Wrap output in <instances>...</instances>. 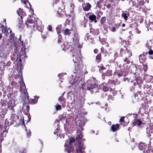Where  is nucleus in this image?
Returning a JSON list of instances; mask_svg holds the SVG:
<instances>
[{
    "instance_id": "f257e3e1",
    "label": "nucleus",
    "mask_w": 153,
    "mask_h": 153,
    "mask_svg": "<svg viewBox=\"0 0 153 153\" xmlns=\"http://www.w3.org/2000/svg\"><path fill=\"white\" fill-rule=\"evenodd\" d=\"M120 54L122 56L125 57L124 60V63L121 67V69L123 71L125 72L126 70L128 69L129 68L128 65L130 64V62L128 60V59L131 56V53L129 51L126 50V48L124 49L122 48L120 50Z\"/></svg>"
},
{
    "instance_id": "f03ea898",
    "label": "nucleus",
    "mask_w": 153,
    "mask_h": 153,
    "mask_svg": "<svg viewBox=\"0 0 153 153\" xmlns=\"http://www.w3.org/2000/svg\"><path fill=\"white\" fill-rule=\"evenodd\" d=\"M81 59L80 50H78L76 53H74L73 55V60L75 63L77 64V65H80L81 63Z\"/></svg>"
},
{
    "instance_id": "7ed1b4c3",
    "label": "nucleus",
    "mask_w": 153,
    "mask_h": 153,
    "mask_svg": "<svg viewBox=\"0 0 153 153\" xmlns=\"http://www.w3.org/2000/svg\"><path fill=\"white\" fill-rule=\"evenodd\" d=\"M68 141L67 140L65 143V150L68 152H70L72 150L71 146V143L74 142L75 140V139L73 137H70L69 138Z\"/></svg>"
},
{
    "instance_id": "20e7f679",
    "label": "nucleus",
    "mask_w": 153,
    "mask_h": 153,
    "mask_svg": "<svg viewBox=\"0 0 153 153\" xmlns=\"http://www.w3.org/2000/svg\"><path fill=\"white\" fill-rule=\"evenodd\" d=\"M87 89L90 91L91 92H97L98 89V87L97 85L95 83L88 85L87 88Z\"/></svg>"
},
{
    "instance_id": "39448f33",
    "label": "nucleus",
    "mask_w": 153,
    "mask_h": 153,
    "mask_svg": "<svg viewBox=\"0 0 153 153\" xmlns=\"http://www.w3.org/2000/svg\"><path fill=\"white\" fill-rule=\"evenodd\" d=\"M72 39L74 44H77L79 42V37L78 34L76 32L74 33L72 36Z\"/></svg>"
},
{
    "instance_id": "423d86ee",
    "label": "nucleus",
    "mask_w": 153,
    "mask_h": 153,
    "mask_svg": "<svg viewBox=\"0 0 153 153\" xmlns=\"http://www.w3.org/2000/svg\"><path fill=\"white\" fill-rule=\"evenodd\" d=\"M82 146L83 145L81 144L76 146V150L77 153H85L83 150L85 148Z\"/></svg>"
},
{
    "instance_id": "0eeeda50",
    "label": "nucleus",
    "mask_w": 153,
    "mask_h": 153,
    "mask_svg": "<svg viewBox=\"0 0 153 153\" xmlns=\"http://www.w3.org/2000/svg\"><path fill=\"white\" fill-rule=\"evenodd\" d=\"M146 134L147 136H149L153 132V125L149 126L146 128Z\"/></svg>"
},
{
    "instance_id": "6e6552de",
    "label": "nucleus",
    "mask_w": 153,
    "mask_h": 153,
    "mask_svg": "<svg viewBox=\"0 0 153 153\" xmlns=\"http://www.w3.org/2000/svg\"><path fill=\"white\" fill-rule=\"evenodd\" d=\"M21 54H20V57L19 59V61H21L22 59H25L26 57L25 53L26 52L25 51V48H22L21 49Z\"/></svg>"
},
{
    "instance_id": "1a4fd4ad",
    "label": "nucleus",
    "mask_w": 153,
    "mask_h": 153,
    "mask_svg": "<svg viewBox=\"0 0 153 153\" xmlns=\"http://www.w3.org/2000/svg\"><path fill=\"white\" fill-rule=\"evenodd\" d=\"M20 91L21 93H24L25 94H26V91H27L26 89L25 85L23 82H21Z\"/></svg>"
},
{
    "instance_id": "9d476101",
    "label": "nucleus",
    "mask_w": 153,
    "mask_h": 153,
    "mask_svg": "<svg viewBox=\"0 0 153 153\" xmlns=\"http://www.w3.org/2000/svg\"><path fill=\"white\" fill-rule=\"evenodd\" d=\"M82 6L83 10L85 11H88L91 7V4L88 3L83 4Z\"/></svg>"
},
{
    "instance_id": "9b49d317",
    "label": "nucleus",
    "mask_w": 153,
    "mask_h": 153,
    "mask_svg": "<svg viewBox=\"0 0 153 153\" xmlns=\"http://www.w3.org/2000/svg\"><path fill=\"white\" fill-rule=\"evenodd\" d=\"M146 47L148 48L149 50L151 49L153 50V46H152V40L148 41L146 45Z\"/></svg>"
},
{
    "instance_id": "f8f14e48",
    "label": "nucleus",
    "mask_w": 153,
    "mask_h": 153,
    "mask_svg": "<svg viewBox=\"0 0 153 153\" xmlns=\"http://www.w3.org/2000/svg\"><path fill=\"white\" fill-rule=\"evenodd\" d=\"M120 125L118 124L115 125H112L111 129L113 132L115 131L118 130Z\"/></svg>"
},
{
    "instance_id": "ddd939ff",
    "label": "nucleus",
    "mask_w": 153,
    "mask_h": 153,
    "mask_svg": "<svg viewBox=\"0 0 153 153\" xmlns=\"http://www.w3.org/2000/svg\"><path fill=\"white\" fill-rule=\"evenodd\" d=\"M145 54L144 53L139 56V61L140 62L143 63L145 61L146 57Z\"/></svg>"
},
{
    "instance_id": "4468645a",
    "label": "nucleus",
    "mask_w": 153,
    "mask_h": 153,
    "mask_svg": "<svg viewBox=\"0 0 153 153\" xmlns=\"http://www.w3.org/2000/svg\"><path fill=\"white\" fill-rule=\"evenodd\" d=\"M71 30L66 28L62 32L64 35L65 36H69L71 33Z\"/></svg>"
},
{
    "instance_id": "2eb2a0df",
    "label": "nucleus",
    "mask_w": 153,
    "mask_h": 153,
    "mask_svg": "<svg viewBox=\"0 0 153 153\" xmlns=\"http://www.w3.org/2000/svg\"><path fill=\"white\" fill-rule=\"evenodd\" d=\"M141 122L139 119H136L134 120L133 124L135 126H139L141 124Z\"/></svg>"
},
{
    "instance_id": "dca6fc26",
    "label": "nucleus",
    "mask_w": 153,
    "mask_h": 153,
    "mask_svg": "<svg viewBox=\"0 0 153 153\" xmlns=\"http://www.w3.org/2000/svg\"><path fill=\"white\" fill-rule=\"evenodd\" d=\"M89 19L91 21H94L95 22H97V21L96 20V17L95 15H90L89 16Z\"/></svg>"
},
{
    "instance_id": "f3484780",
    "label": "nucleus",
    "mask_w": 153,
    "mask_h": 153,
    "mask_svg": "<svg viewBox=\"0 0 153 153\" xmlns=\"http://www.w3.org/2000/svg\"><path fill=\"white\" fill-rule=\"evenodd\" d=\"M76 138L81 139L82 137V133L79 131H77V133Z\"/></svg>"
},
{
    "instance_id": "a211bd4d",
    "label": "nucleus",
    "mask_w": 153,
    "mask_h": 153,
    "mask_svg": "<svg viewBox=\"0 0 153 153\" xmlns=\"http://www.w3.org/2000/svg\"><path fill=\"white\" fill-rule=\"evenodd\" d=\"M148 28L153 30V22H149L148 25L147 26Z\"/></svg>"
},
{
    "instance_id": "6ab92c4d",
    "label": "nucleus",
    "mask_w": 153,
    "mask_h": 153,
    "mask_svg": "<svg viewBox=\"0 0 153 153\" xmlns=\"http://www.w3.org/2000/svg\"><path fill=\"white\" fill-rule=\"evenodd\" d=\"M145 78L146 79L148 82H149L152 79L153 77L151 75H147L145 76Z\"/></svg>"
},
{
    "instance_id": "aec40b11",
    "label": "nucleus",
    "mask_w": 153,
    "mask_h": 153,
    "mask_svg": "<svg viewBox=\"0 0 153 153\" xmlns=\"http://www.w3.org/2000/svg\"><path fill=\"white\" fill-rule=\"evenodd\" d=\"M146 147L144 144L142 143H140L139 145V148L141 150L144 149Z\"/></svg>"
},
{
    "instance_id": "412c9836",
    "label": "nucleus",
    "mask_w": 153,
    "mask_h": 153,
    "mask_svg": "<svg viewBox=\"0 0 153 153\" xmlns=\"http://www.w3.org/2000/svg\"><path fill=\"white\" fill-rule=\"evenodd\" d=\"M61 25H58L56 27V29L57 30V34L59 35L60 33L61 32Z\"/></svg>"
},
{
    "instance_id": "4be33fe9",
    "label": "nucleus",
    "mask_w": 153,
    "mask_h": 153,
    "mask_svg": "<svg viewBox=\"0 0 153 153\" xmlns=\"http://www.w3.org/2000/svg\"><path fill=\"white\" fill-rule=\"evenodd\" d=\"M59 119L61 121H62L63 120H66V121L67 122V120L66 118V116L65 114L59 116Z\"/></svg>"
},
{
    "instance_id": "5701e85b",
    "label": "nucleus",
    "mask_w": 153,
    "mask_h": 153,
    "mask_svg": "<svg viewBox=\"0 0 153 153\" xmlns=\"http://www.w3.org/2000/svg\"><path fill=\"white\" fill-rule=\"evenodd\" d=\"M149 57L151 59H153V50L151 49L148 51Z\"/></svg>"
},
{
    "instance_id": "b1692460",
    "label": "nucleus",
    "mask_w": 153,
    "mask_h": 153,
    "mask_svg": "<svg viewBox=\"0 0 153 153\" xmlns=\"http://www.w3.org/2000/svg\"><path fill=\"white\" fill-rule=\"evenodd\" d=\"M101 59V54L100 53L98 54L96 57V59L97 61L98 62H100V61Z\"/></svg>"
},
{
    "instance_id": "393cba45",
    "label": "nucleus",
    "mask_w": 153,
    "mask_h": 153,
    "mask_svg": "<svg viewBox=\"0 0 153 153\" xmlns=\"http://www.w3.org/2000/svg\"><path fill=\"white\" fill-rule=\"evenodd\" d=\"M128 14H126L124 13H122L121 15V16L126 21L128 17Z\"/></svg>"
},
{
    "instance_id": "a878e982",
    "label": "nucleus",
    "mask_w": 153,
    "mask_h": 153,
    "mask_svg": "<svg viewBox=\"0 0 153 153\" xmlns=\"http://www.w3.org/2000/svg\"><path fill=\"white\" fill-rule=\"evenodd\" d=\"M34 22L31 19H28L26 22V23L27 25V27L29 26V24H32Z\"/></svg>"
},
{
    "instance_id": "bb28decb",
    "label": "nucleus",
    "mask_w": 153,
    "mask_h": 153,
    "mask_svg": "<svg viewBox=\"0 0 153 153\" xmlns=\"http://www.w3.org/2000/svg\"><path fill=\"white\" fill-rule=\"evenodd\" d=\"M77 124L80 126H84L83 122H81L80 120H79L76 122Z\"/></svg>"
},
{
    "instance_id": "cd10ccee",
    "label": "nucleus",
    "mask_w": 153,
    "mask_h": 153,
    "mask_svg": "<svg viewBox=\"0 0 153 153\" xmlns=\"http://www.w3.org/2000/svg\"><path fill=\"white\" fill-rule=\"evenodd\" d=\"M143 69L145 72L147 70L148 66L146 64H143Z\"/></svg>"
},
{
    "instance_id": "c85d7f7f",
    "label": "nucleus",
    "mask_w": 153,
    "mask_h": 153,
    "mask_svg": "<svg viewBox=\"0 0 153 153\" xmlns=\"http://www.w3.org/2000/svg\"><path fill=\"white\" fill-rule=\"evenodd\" d=\"M37 102V100L35 99H32L31 101H30V103L34 104L36 103Z\"/></svg>"
},
{
    "instance_id": "c756f323",
    "label": "nucleus",
    "mask_w": 153,
    "mask_h": 153,
    "mask_svg": "<svg viewBox=\"0 0 153 153\" xmlns=\"http://www.w3.org/2000/svg\"><path fill=\"white\" fill-rule=\"evenodd\" d=\"M56 109L57 111L60 110L61 109V106L59 105H57L56 106Z\"/></svg>"
},
{
    "instance_id": "7c9ffc66",
    "label": "nucleus",
    "mask_w": 153,
    "mask_h": 153,
    "mask_svg": "<svg viewBox=\"0 0 153 153\" xmlns=\"http://www.w3.org/2000/svg\"><path fill=\"white\" fill-rule=\"evenodd\" d=\"M103 90L104 92H106L108 91V88L107 87L105 86L104 87Z\"/></svg>"
},
{
    "instance_id": "2f4dec72",
    "label": "nucleus",
    "mask_w": 153,
    "mask_h": 153,
    "mask_svg": "<svg viewBox=\"0 0 153 153\" xmlns=\"http://www.w3.org/2000/svg\"><path fill=\"white\" fill-rule=\"evenodd\" d=\"M64 98L62 96L60 97L59 98V100L60 101H64Z\"/></svg>"
},
{
    "instance_id": "473e14b6",
    "label": "nucleus",
    "mask_w": 153,
    "mask_h": 153,
    "mask_svg": "<svg viewBox=\"0 0 153 153\" xmlns=\"http://www.w3.org/2000/svg\"><path fill=\"white\" fill-rule=\"evenodd\" d=\"M105 20L106 19L104 17H103L101 19V22L102 23H103L105 22Z\"/></svg>"
},
{
    "instance_id": "72a5a7b5",
    "label": "nucleus",
    "mask_w": 153,
    "mask_h": 153,
    "mask_svg": "<svg viewBox=\"0 0 153 153\" xmlns=\"http://www.w3.org/2000/svg\"><path fill=\"white\" fill-rule=\"evenodd\" d=\"M115 74L117 75L119 77H120V76H124V74L123 75V73L120 74V73H115Z\"/></svg>"
},
{
    "instance_id": "f704fd0d",
    "label": "nucleus",
    "mask_w": 153,
    "mask_h": 153,
    "mask_svg": "<svg viewBox=\"0 0 153 153\" xmlns=\"http://www.w3.org/2000/svg\"><path fill=\"white\" fill-rule=\"evenodd\" d=\"M124 117H121L120 120V122L124 121Z\"/></svg>"
},
{
    "instance_id": "c9c22d12",
    "label": "nucleus",
    "mask_w": 153,
    "mask_h": 153,
    "mask_svg": "<svg viewBox=\"0 0 153 153\" xmlns=\"http://www.w3.org/2000/svg\"><path fill=\"white\" fill-rule=\"evenodd\" d=\"M111 30L112 32H115L116 30V28L115 27H112Z\"/></svg>"
},
{
    "instance_id": "e433bc0d",
    "label": "nucleus",
    "mask_w": 153,
    "mask_h": 153,
    "mask_svg": "<svg viewBox=\"0 0 153 153\" xmlns=\"http://www.w3.org/2000/svg\"><path fill=\"white\" fill-rule=\"evenodd\" d=\"M106 74L110 76L111 75V72L110 71L108 70L107 71Z\"/></svg>"
},
{
    "instance_id": "4c0bfd02",
    "label": "nucleus",
    "mask_w": 153,
    "mask_h": 153,
    "mask_svg": "<svg viewBox=\"0 0 153 153\" xmlns=\"http://www.w3.org/2000/svg\"><path fill=\"white\" fill-rule=\"evenodd\" d=\"M94 52L95 53H97L98 52V50L97 49H94Z\"/></svg>"
},
{
    "instance_id": "58836bf2",
    "label": "nucleus",
    "mask_w": 153,
    "mask_h": 153,
    "mask_svg": "<svg viewBox=\"0 0 153 153\" xmlns=\"http://www.w3.org/2000/svg\"><path fill=\"white\" fill-rule=\"evenodd\" d=\"M48 29L49 30L51 31L52 30V27L51 26L49 25L48 27Z\"/></svg>"
},
{
    "instance_id": "ea45409f",
    "label": "nucleus",
    "mask_w": 153,
    "mask_h": 153,
    "mask_svg": "<svg viewBox=\"0 0 153 153\" xmlns=\"http://www.w3.org/2000/svg\"><path fill=\"white\" fill-rule=\"evenodd\" d=\"M59 39H58V42L59 43H60L61 42V39H60V36H59Z\"/></svg>"
},
{
    "instance_id": "a19ab883",
    "label": "nucleus",
    "mask_w": 153,
    "mask_h": 153,
    "mask_svg": "<svg viewBox=\"0 0 153 153\" xmlns=\"http://www.w3.org/2000/svg\"><path fill=\"white\" fill-rule=\"evenodd\" d=\"M22 3H23L25 4H26V1H23V0H21Z\"/></svg>"
},
{
    "instance_id": "79ce46f5",
    "label": "nucleus",
    "mask_w": 153,
    "mask_h": 153,
    "mask_svg": "<svg viewBox=\"0 0 153 153\" xmlns=\"http://www.w3.org/2000/svg\"><path fill=\"white\" fill-rule=\"evenodd\" d=\"M137 82L138 84H140L142 83V82L140 80H138L137 81Z\"/></svg>"
},
{
    "instance_id": "37998d69",
    "label": "nucleus",
    "mask_w": 153,
    "mask_h": 153,
    "mask_svg": "<svg viewBox=\"0 0 153 153\" xmlns=\"http://www.w3.org/2000/svg\"><path fill=\"white\" fill-rule=\"evenodd\" d=\"M30 134H31V133H30V131H29V132L27 133V135L28 136H29L30 135Z\"/></svg>"
},
{
    "instance_id": "c03bdc74",
    "label": "nucleus",
    "mask_w": 153,
    "mask_h": 153,
    "mask_svg": "<svg viewBox=\"0 0 153 153\" xmlns=\"http://www.w3.org/2000/svg\"><path fill=\"white\" fill-rule=\"evenodd\" d=\"M21 35H20V38H19V39H20V41H21V42L23 43V41H22V40H21Z\"/></svg>"
},
{
    "instance_id": "a18cd8bd",
    "label": "nucleus",
    "mask_w": 153,
    "mask_h": 153,
    "mask_svg": "<svg viewBox=\"0 0 153 153\" xmlns=\"http://www.w3.org/2000/svg\"><path fill=\"white\" fill-rule=\"evenodd\" d=\"M76 77L74 79V80H77V82H78L79 81V79L78 80H77L76 79Z\"/></svg>"
},
{
    "instance_id": "49530a36",
    "label": "nucleus",
    "mask_w": 153,
    "mask_h": 153,
    "mask_svg": "<svg viewBox=\"0 0 153 153\" xmlns=\"http://www.w3.org/2000/svg\"><path fill=\"white\" fill-rule=\"evenodd\" d=\"M125 26V24H123L122 25V26L123 27H124Z\"/></svg>"
},
{
    "instance_id": "de8ad7c7",
    "label": "nucleus",
    "mask_w": 153,
    "mask_h": 153,
    "mask_svg": "<svg viewBox=\"0 0 153 153\" xmlns=\"http://www.w3.org/2000/svg\"><path fill=\"white\" fill-rule=\"evenodd\" d=\"M134 69L135 70L136 69V66H133V67Z\"/></svg>"
},
{
    "instance_id": "09e8293b",
    "label": "nucleus",
    "mask_w": 153,
    "mask_h": 153,
    "mask_svg": "<svg viewBox=\"0 0 153 153\" xmlns=\"http://www.w3.org/2000/svg\"><path fill=\"white\" fill-rule=\"evenodd\" d=\"M1 38H2L1 35V34H0V39H1Z\"/></svg>"
},
{
    "instance_id": "8fccbe9b",
    "label": "nucleus",
    "mask_w": 153,
    "mask_h": 153,
    "mask_svg": "<svg viewBox=\"0 0 153 153\" xmlns=\"http://www.w3.org/2000/svg\"><path fill=\"white\" fill-rule=\"evenodd\" d=\"M26 152L25 150L24 151V152H21V153H26Z\"/></svg>"
},
{
    "instance_id": "3c124183",
    "label": "nucleus",
    "mask_w": 153,
    "mask_h": 153,
    "mask_svg": "<svg viewBox=\"0 0 153 153\" xmlns=\"http://www.w3.org/2000/svg\"><path fill=\"white\" fill-rule=\"evenodd\" d=\"M17 13H18V15L19 16H20V14L19 13V12L18 11H17Z\"/></svg>"
},
{
    "instance_id": "603ef678",
    "label": "nucleus",
    "mask_w": 153,
    "mask_h": 153,
    "mask_svg": "<svg viewBox=\"0 0 153 153\" xmlns=\"http://www.w3.org/2000/svg\"><path fill=\"white\" fill-rule=\"evenodd\" d=\"M63 50H64V51H65L66 50V49H65V48H63Z\"/></svg>"
},
{
    "instance_id": "864d4df0",
    "label": "nucleus",
    "mask_w": 153,
    "mask_h": 153,
    "mask_svg": "<svg viewBox=\"0 0 153 153\" xmlns=\"http://www.w3.org/2000/svg\"><path fill=\"white\" fill-rule=\"evenodd\" d=\"M110 6V4H108V5H107V7H109Z\"/></svg>"
},
{
    "instance_id": "5fc2aeb1",
    "label": "nucleus",
    "mask_w": 153,
    "mask_h": 153,
    "mask_svg": "<svg viewBox=\"0 0 153 153\" xmlns=\"http://www.w3.org/2000/svg\"><path fill=\"white\" fill-rule=\"evenodd\" d=\"M36 26H37V27H39V26L37 24V25H36Z\"/></svg>"
},
{
    "instance_id": "6e6d98bb",
    "label": "nucleus",
    "mask_w": 153,
    "mask_h": 153,
    "mask_svg": "<svg viewBox=\"0 0 153 153\" xmlns=\"http://www.w3.org/2000/svg\"><path fill=\"white\" fill-rule=\"evenodd\" d=\"M61 75H62V74H59L58 75V76H60Z\"/></svg>"
},
{
    "instance_id": "4d7b16f0",
    "label": "nucleus",
    "mask_w": 153,
    "mask_h": 153,
    "mask_svg": "<svg viewBox=\"0 0 153 153\" xmlns=\"http://www.w3.org/2000/svg\"><path fill=\"white\" fill-rule=\"evenodd\" d=\"M140 33V31H138L137 33Z\"/></svg>"
},
{
    "instance_id": "13d9d810",
    "label": "nucleus",
    "mask_w": 153,
    "mask_h": 153,
    "mask_svg": "<svg viewBox=\"0 0 153 153\" xmlns=\"http://www.w3.org/2000/svg\"><path fill=\"white\" fill-rule=\"evenodd\" d=\"M27 2H28L30 4V3L28 2V0H27Z\"/></svg>"
},
{
    "instance_id": "bf43d9fd",
    "label": "nucleus",
    "mask_w": 153,
    "mask_h": 153,
    "mask_svg": "<svg viewBox=\"0 0 153 153\" xmlns=\"http://www.w3.org/2000/svg\"><path fill=\"white\" fill-rule=\"evenodd\" d=\"M94 131H92V132H93V133H94Z\"/></svg>"
},
{
    "instance_id": "052dcab7",
    "label": "nucleus",
    "mask_w": 153,
    "mask_h": 153,
    "mask_svg": "<svg viewBox=\"0 0 153 153\" xmlns=\"http://www.w3.org/2000/svg\"><path fill=\"white\" fill-rule=\"evenodd\" d=\"M33 27H35V25H33Z\"/></svg>"
},
{
    "instance_id": "680f3d73",
    "label": "nucleus",
    "mask_w": 153,
    "mask_h": 153,
    "mask_svg": "<svg viewBox=\"0 0 153 153\" xmlns=\"http://www.w3.org/2000/svg\"><path fill=\"white\" fill-rule=\"evenodd\" d=\"M91 81H88V82H90Z\"/></svg>"
},
{
    "instance_id": "e2e57ef3",
    "label": "nucleus",
    "mask_w": 153,
    "mask_h": 153,
    "mask_svg": "<svg viewBox=\"0 0 153 153\" xmlns=\"http://www.w3.org/2000/svg\"><path fill=\"white\" fill-rule=\"evenodd\" d=\"M20 17H21V19H22V17L21 16H20Z\"/></svg>"
},
{
    "instance_id": "0e129e2a",
    "label": "nucleus",
    "mask_w": 153,
    "mask_h": 153,
    "mask_svg": "<svg viewBox=\"0 0 153 153\" xmlns=\"http://www.w3.org/2000/svg\"><path fill=\"white\" fill-rule=\"evenodd\" d=\"M65 44H67V42L65 43Z\"/></svg>"
},
{
    "instance_id": "69168bd1",
    "label": "nucleus",
    "mask_w": 153,
    "mask_h": 153,
    "mask_svg": "<svg viewBox=\"0 0 153 153\" xmlns=\"http://www.w3.org/2000/svg\"><path fill=\"white\" fill-rule=\"evenodd\" d=\"M147 53H146V54H147Z\"/></svg>"
},
{
    "instance_id": "338daca9",
    "label": "nucleus",
    "mask_w": 153,
    "mask_h": 153,
    "mask_svg": "<svg viewBox=\"0 0 153 153\" xmlns=\"http://www.w3.org/2000/svg\"><path fill=\"white\" fill-rule=\"evenodd\" d=\"M27 99H28V96H27Z\"/></svg>"
},
{
    "instance_id": "774afa93",
    "label": "nucleus",
    "mask_w": 153,
    "mask_h": 153,
    "mask_svg": "<svg viewBox=\"0 0 153 153\" xmlns=\"http://www.w3.org/2000/svg\"><path fill=\"white\" fill-rule=\"evenodd\" d=\"M20 9H19V11H20Z\"/></svg>"
}]
</instances>
